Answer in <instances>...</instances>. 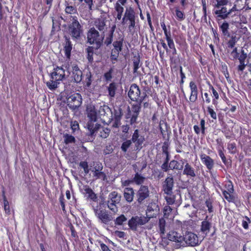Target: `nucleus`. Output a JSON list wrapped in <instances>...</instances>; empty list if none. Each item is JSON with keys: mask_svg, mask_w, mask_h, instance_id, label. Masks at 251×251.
<instances>
[{"mask_svg": "<svg viewBox=\"0 0 251 251\" xmlns=\"http://www.w3.org/2000/svg\"><path fill=\"white\" fill-rule=\"evenodd\" d=\"M63 67V66L62 67L56 66L50 73V80L46 83L47 86L50 90L55 89L60 83V81L65 78V70Z\"/></svg>", "mask_w": 251, "mask_h": 251, "instance_id": "1", "label": "nucleus"}, {"mask_svg": "<svg viewBox=\"0 0 251 251\" xmlns=\"http://www.w3.org/2000/svg\"><path fill=\"white\" fill-rule=\"evenodd\" d=\"M138 19L135 11L131 7L126 9L121 23L123 25H128V29L131 31L136 26V19Z\"/></svg>", "mask_w": 251, "mask_h": 251, "instance_id": "2", "label": "nucleus"}, {"mask_svg": "<svg viewBox=\"0 0 251 251\" xmlns=\"http://www.w3.org/2000/svg\"><path fill=\"white\" fill-rule=\"evenodd\" d=\"M104 204V202L101 201L97 206L93 207V210L95 216L100 221L101 223L107 224L110 221L112 220L113 217L110 215L108 211L103 209L102 207Z\"/></svg>", "mask_w": 251, "mask_h": 251, "instance_id": "3", "label": "nucleus"}, {"mask_svg": "<svg viewBox=\"0 0 251 251\" xmlns=\"http://www.w3.org/2000/svg\"><path fill=\"white\" fill-rule=\"evenodd\" d=\"M128 96L133 101L142 103L148 95L146 92H141L139 86L135 83L132 84L128 92Z\"/></svg>", "mask_w": 251, "mask_h": 251, "instance_id": "4", "label": "nucleus"}, {"mask_svg": "<svg viewBox=\"0 0 251 251\" xmlns=\"http://www.w3.org/2000/svg\"><path fill=\"white\" fill-rule=\"evenodd\" d=\"M87 42L91 45H95L96 49H99L103 43L104 36L100 35L95 27H91L87 34Z\"/></svg>", "mask_w": 251, "mask_h": 251, "instance_id": "5", "label": "nucleus"}, {"mask_svg": "<svg viewBox=\"0 0 251 251\" xmlns=\"http://www.w3.org/2000/svg\"><path fill=\"white\" fill-rule=\"evenodd\" d=\"M89 135L93 140L95 138L97 133H98L99 136L102 138H106L110 132V129L107 127H105L100 124H96V126H93V125H91V123L89 125Z\"/></svg>", "mask_w": 251, "mask_h": 251, "instance_id": "6", "label": "nucleus"}, {"mask_svg": "<svg viewBox=\"0 0 251 251\" xmlns=\"http://www.w3.org/2000/svg\"><path fill=\"white\" fill-rule=\"evenodd\" d=\"M153 216V215H150V217L132 216L128 221V226L132 230L136 231L138 226H143L148 223L151 217Z\"/></svg>", "mask_w": 251, "mask_h": 251, "instance_id": "7", "label": "nucleus"}, {"mask_svg": "<svg viewBox=\"0 0 251 251\" xmlns=\"http://www.w3.org/2000/svg\"><path fill=\"white\" fill-rule=\"evenodd\" d=\"M69 31L74 40L78 39L83 32L82 26L77 21L76 16L73 17V22L69 26Z\"/></svg>", "mask_w": 251, "mask_h": 251, "instance_id": "8", "label": "nucleus"}, {"mask_svg": "<svg viewBox=\"0 0 251 251\" xmlns=\"http://www.w3.org/2000/svg\"><path fill=\"white\" fill-rule=\"evenodd\" d=\"M82 102V97L79 93H74L67 98V105L72 110L77 109Z\"/></svg>", "mask_w": 251, "mask_h": 251, "instance_id": "9", "label": "nucleus"}, {"mask_svg": "<svg viewBox=\"0 0 251 251\" xmlns=\"http://www.w3.org/2000/svg\"><path fill=\"white\" fill-rule=\"evenodd\" d=\"M63 66L65 68L69 74L67 75V76L70 74V72L71 71L72 72V77L74 81L77 83L81 81L82 79V72L76 65L72 64L70 66L69 65H67L64 64Z\"/></svg>", "mask_w": 251, "mask_h": 251, "instance_id": "10", "label": "nucleus"}, {"mask_svg": "<svg viewBox=\"0 0 251 251\" xmlns=\"http://www.w3.org/2000/svg\"><path fill=\"white\" fill-rule=\"evenodd\" d=\"M198 236L191 232H188L183 236L182 246L185 244L188 246L195 247L200 244Z\"/></svg>", "mask_w": 251, "mask_h": 251, "instance_id": "11", "label": "nucleus"}, {"mask_svg": "<svg viewBox=\"0 0 251 251\" xmlns=\"http://www.w3.org/2000/svg\"><path fill=\"white\" fill-rule=\"evenodd\" d=\"M150 196V190L148 186L141 185L136 193V201L138 204L143 203Z\"/></svg>", "mask_w": 251, "mask_h": 251, "instance_id": "12", "label": "nucleus"}, {"mask_svg": "<svg viewBox=\"0 0 251 251\" xmlns=\"http://www.w3.org/2000/svg\"><path fill=\"white\" fill-rule=\"evenodd\" d=\"M174 186V180L173 176H168L162 183V190L166 195L172 194Z\"/></svg>", "mask_w": 251, "mask_h": 251, "instance_id": "13", "label": "nucleus"}, {"mask_svg": "<svg viewBox=\"0 0 251 251\" xmlns=\"http://www.w3.org/2000/svg\"><path fill=\"white\" fill-rule=\"evenodd\" d=\"M183 236H181L179 233L171 231L168 234V239L171 241L176 243V247L179 248L182 246Z\"/></svg>", "mask_w": 251, "mask_h": 251, "instance_id": "14", "label": "nucleus"}, {"mask_svg": "<svg viewBox=\"0 0 251 251\" xmlns=\"http://www.w3.org/2000/svg\"><path fill=\"white\" fill-rule=\"evenodd\" d=\"M131 142L135 143L136 150H140L142 148V145L144 141V138L139 134L138 129L135 130L131 138Z\"/></svg>", "mask_w": 251, "mask_h": 251, "instance_id": "15", "label": "nucleus"}, {"mask_svg": "<svg viewBox=\"0 0 251 251\" xmlns=\"http://www.w3.org/2000/svg\"><path fill=\"white\" fill-rule=\"evenodd\" d=\"M200 158L202 163L206 166L208 170H211L213 168L214 161L209 156L204 153H201L200 155Z\"/></svg>", "mask_w": 251, "mask_h": 251, "instance_id": "16", "label": "nucleus"}, {"mask_svg": "<svg viewBox=\"0 0 251 251\" xmlns=\"http://www.w3.org/2000/svg\"><path fill=\"white\" fill-rule=\"evenodd\" d=\"M217 9L214 11V14L217 15V18L219 20H225L229 17V12L226 6H222Z\"/></svg>", "mask_w": 251, "mask_h": 251, "instance_id": "17", "label": "nucleus"}, {"mask_svg": "<svg viewBox=\"0 0 251 251\" xmlns=\"http://www.w3.org/2000/svg\"><path fill=\"white\" fill-rule=\"evenodd\" d=\"M247 57V54L244 51V50H242L241 51L240 55L238 57V59L239 61V65L237 67V70L238 71L243 72L246 66L247 65V64L245 63V60Z\"/></svg>", "mask_w": 251, "mask_h": 251, "instance_id": "18", "label": "nucleus"}, {"mask_svg": "<svg viewBox=\"0 0 251 251\" xmlns=\"http://www.w3.org/2000/svg\"><path fill=\"white\" fill-rule=\"evenodd\" d=\"M124 5L119 4L118 2H116L114 4L115 12L113 13L114 17L116 20H122L123 13L124 11Z\"/></svg>", "mask_w": 251, "mask_h": 251, "instance_id": "19", "label": "nucleus"}, {"mask_svg": "<svg viewBox=\"0 0 251 251\" xmlns=\"http://www.w3.org/2000/svg\"><path fill=\"white\" fill-rule=\"evenodd\" d=\"M106 19L104 17L100 16L94 21V25L100 31H104L106 28Z\"/></svg>", "mask_w": 251, "mask_h": 251, "instance_id": "20", "label": "nucleus"}, {"mask_svg": "<svg viewBox=\"0 0 251 251\" xmlns=\"http://www.w3.org/2000/svg\"><path fill=\"white\" fill-rule=\"evenodd\" d=\"M134 195V189L132 187H126L124 189V197L127 202L130 203L133 201Z\"/></svg>", "mask_w": 251, "mask_h": 251, "instance_id": "21", "label": "nucleus"}, {"mask_svg": "<svg viewBox=\"0 0 251 251\" xmlns=\"http://www.w3.org/2000/svg\"><path fill=\"white\" fill-rule=\"evenodd\" d=\"M184 159H181L179 161L173 160L169 163V167L171 170H182L184 164Z\"/></svg>", "mask_w": 251, "mask_h": 251, "instance_id": "22", "label": "nucleus"}, {"mask_svg": "<svg viewBox=\"0 0 251 251\" xmlns=\"http://www.w3.org/2000/svg\"><path fill=\"white\" fill-rule=\"evenodd\" d=\"M183 174L190 177H195L196 176V172L194 168L188 163H186L184 165Z\"/></svg>", "mask_w": 251, "mask_h": 251, "instance_id": "23", "label": "nucleus"}, {"mask_svg": "<svg viewBox=\"0 0 251 251\" xmlns=\"http://www.w3.org/2000/svg\"><path fill=\"white\" fill-rule=\"evenodd\" d=\"M207 218L208 216H207L201 224V231L205 235L209 233L211 226V223L207 221Z\"/></svg>", "mask_w": 251, "mask_h": 251, "instance_id": "24", "label": "nucleus"}, {"mask_svg": "<svg viewBox=\"0 0 251 251\" xmlns=\"http://www.w3.org/2000/svg\"><path fill=\"white\" fill-rule=\"evenodd\" d=\"M88 117L89 119V121H88L87 126L88 129L89 130V125L91 123V125H93V126L96 125V124H98V123H95L97 121V117L96 112L94 110H90L88 113Z\"/></svg>", "mask_w": 251, "mask_h": 251, "instance_id": "25", "label": "nucleus"}, {"mask_svg": "<svg viewBox=\"0 0 251 251\" xmlns=\"http://www.w3.org/2000/svg\"><path fill=\"white\" fill-rule=\"evenodd\" d=\"M117 89V85L115 82H112L107 87L108 97L110 99H113L116 95V91Z\"/></svg>", "mask_w": 251, "mask_h": 251, "instance_id": "26", "label": "nucleus"}, {"mask_svg": "<svg viewBox=\"0 0 251 251\" xmlns=\"http://www.w3.org/2000/svg\"><path fill=\"white\" fill-rule=\"evenodd\" d=\"M121 199V196L116 191H113L108 195V200L115 203H119Z\"/></svg>", "mask_w": 251, "mask_h": 251, "instance_id": "27", "label": "nucleus"}, {"mask_svg": "<svg viewBox=\"0 0 251 251\" xmlns=\"http://www.w3.org/2000/svg\"><path fill=\"white\" fill-rule=\"evenodd\" d=\"M65 45L64 46V50L65 54L68 58H69L71 55V52L72 50V44L69 38L65 36Z\"/></svg>", "mask_w": 251, "mask_h": 251, "instance_id": "28", "label": "nucleus"}, {"mask_svg": "<svg viewBox=\"0 0 251 251\" xmlns=\"http://www.w3.org/2000/svg\"><path fill=\"white\" fill-rule=\"evenodd\" d=\"M146 177L144 176L141 174L136 173L132 178L133 183H135L136 185H142L145 181Z\"/></svg>", "mask_w": 251, "mask_h": 251, "instance_id": "29", "label": "nucleus"}, {"mask_svg": "<svg viewBox=\"0 0 251 251\" xmlns=\"http://www.w3.org/2000/svg\"><path fill=\"white\" fill-rule=\"evenodd\" d=\"M142 63L140 62V57L138 55L137 56H134L133 59V74L137 73L138 69L141 66Z\"/></svg>", "mask_w": 251, "mask_h": 251, "instance_id": "30", "label": "nucleus"}, {"mask_svg": "<svg viewBox=\"0 0 251 251\" xmlns=\"http://www.w3.org/2000/svg\"><path fill=\"white\" fill-rule=\"evenodd\" d=\"M166 222L165 218L162 217L159 219L158 227L159 229V233L161 235H163L165 233V226Z\"/></svg>", "mask_w": 251, "mask_h": 251, "instance_id": "31", "label": "nucleus"}, {"mask_svg": "<svg viewBox=\"0 0 251 251\" xmlns=\"http://www.w3.org/2000/svg\"><path fill=\"white\" fill-rule=\"evenodd\" d=\"M209 89L211 90L213 96L212 99V103L214 105L217 106L218 104V100L219 99V95L218 92L214 89L212 85L209 84Z\"/></svg>", "mask_w": 251, "mask_h": 251, "instance_id": "32", "label": "nucleus"}, {"mask_svg": "<svg viewBox=\"0 0 251 251\" xmlns=\"http://www.w3.org/2000/svg\"><path fill=\"white\" fill-rule=\"evenodd\" d=\"M176 18L179 21H182L185 19V15L184 12L180 10L179 7L175 8Z\"/></svg>", "mask_w": 251, "mask_h": 251, "instance_id": "33", "label": "nucleus"}, {"mask_svg": "<svg viewBox=\"0 0 251 251\" xmlns=\"http://www.w3.org/2000/svg\"><path fill=\"white\" fill-rule=\"evenodd\" d=\"M92 73L90 71H87L85 74V79L84 80V85L87 87H89L92 83Z\"/></svg>", "mask_w": 251, "mask_h": 251, "instance_id": "34", "label": "nucleus"}, {"mask_svg": "<svg viewBox=\"0 0 251 251\" xmlns=\"http://www.w3.org/2000/svg\"><path fill=\"white\" fill-rule=\"evenodd\" d=\"M65 12L67 14H74L77 13V9L75 7L69 5L68 2H65Z\"/></svg>", "mask_w": 251, "mask_h": 251, "instance_id": "35", "label": "nucleus"}, {"mask_svg": "<svg viewBox=\"0 0 251 251\" xmlns=\"http://www.w3.org/2000/svg\"><path fill=\"white\" fill-rule=\"evenodd\" d=\"M84 190L85 193L88 195V197L90 199L93 200L94 201H95L96 200V199H97L96 195L93 191L91 188H90L88 186H86Z\"/></svg>", "mask_w": 251, "mask_h": 251, "instance_id": "36", "label": "nucleus"}, {"mask_svg": "<svg viewBox=\"0 0 251 251\" xmlns=\"http://www.w3.org/2000/svg\"><path fill=\"white\" fill-rule=\"evenodd\" d=\"M238 38L235 35H232L229 40L227 42V45L229 48H233L238 41Z\"/></svg>", "mask_w": 251, "mask_h": 251, "instance_id": "37", "label": "nucleus"}, {"mask_svg": "<svg viewBox=\"0 0 251 251\" xmlns=\"http://www.w3.org/2000/svg\"><path fill=\"white\" fill-rule=\"evenodd\" d=\"M127 221V218L124 214H121L119 217H117L114 220L115 225L121 226L123 224Z\"/></svg>", "mask_w": 251, "mask_h": 251, "instance_id": "38", "label": "nucleus"}, {"mask_svg": "<svg viewBox=\"0 0 251 251\" xmlns=\"http://www.w3.org/2000/svg\"><path fill=\"white\" fill-rule=\"evenodd\" d=\"M165 200L167 202V205H173L175 203L176 201V196L174 195H167L166 196L164 197Z\"/></svg>", "mask_w": 251, "mask_h": 251, "instance_id": "39", "label": "nucleus"}, {"mask_svg": "<svg viewBox=\"0 0 251 251\" xmlns=\"http://www.w3.org/2000/svg\"><path fill=\"white\" fill-rule=\"evenodd\" d=\"M93 176L95 177L96 179H100L103 181L107 180L105 173L102 171L93 173Z\"/></svg>", "mask_w": 251, "mask_h": 251, "instance_id": "40", "label": "nucleus"}, {"mask_svg": "<svg viewBox=\"0 0 251 251\" xmlns=\"http://www.w3.org/2000/svg\"><path fill=\"white\" fill-rule=\"evenodd\" d=\"M113 46L114 47V49L112 50H113L117 51L118 52L121 51L123 47V39L114 42Z\"/></svg>", "mask_w": 251, "mask_h": 251, "instance_id": "41", "label": "nucleus"}, {"mask_svg": "<svg viewBox=\"0 0 251 251\" xmlns=\"http://www.w3.org/2000/svg\"><path fill=\"white\" fill-rule=\"evenodd\" d=\"M229 24L226 21H224L221 25H219V28L222 34L229 31Z\"/></svg>", "mask_w": 251, "mask_h": 251, "instance_id": "42", "label": "nucleus"}, {"mask_svg": "<svg viewBox=\"0 0 251 251\" xmlns=\"http://www.w3.org/2000/svg\"><path fill=\"white\" fill-rule=\"evenodd\" d=\"M118 204L112 202L109 200L106 201L107 207L114 213H116L118 211V207L117 206Z\"/></svg>", "mask_w": 251, "mask_h": 251, "instance_id": "43", "label": "nucleus"}, {"mask_svg": "<svg viewBox=\"0 0 251 251\" xmlns=\"http://www.w3.org/2000/svg\"><path fill=\"white\" fill-rule=\"evenodd\" d=\"M137 103L136 104H134L133 105H132V112H133V114H135V115H139V113L141 110V103H140V102H136Z\"/></svg>", "mask_w": 251, "mask_h": 251, "instance_id": "44", "label": "nucleus"}, {"mask_svg": "<svg viewBox=\"0 0 251 251\" xmlns=\"http://www.w3.org/2000/svg\"><path fill=\"white\" fill-rule=\"evenodd\" d=\"M132 142L131 140H126L124 142L121 147L122 151L126 153L129 147L131 145Z\"/></svg>", "mask_w": 251, "mask_h": 251, "instance_id": "45", "label": "nucleus"}, {"mask_svg": "<svg viewBox=\"0 0 251 251\" xmlns=\"http://www.w3.org/2000/svg\"><path fill=\"white\" fill-rule=\"evenodd\" d=\"M173 209L169 205H165L163 209L164 218H168L172 212Z\"/></svg>", "mask_w": 251, "mask_h": 251, "instance_id": "46", "label": "nucleus"}, {"mask_svg": "<svg viewBox=\"0 0 251 251\" xmlns=\"http://www.w3.org/2000/svg\"><path fill=\"white\" fill-rule=\"evenodd\" d=\"M64 142L66 144L75 143V138L73 136L69 135L68 134H64Z\"/></svg>", "mask_w": 251, "mask_h": 251, "instance_id": "47", "label": "nucleus"}, {"mask_svg": "<svg viewBox=\"0 0 251 251\" xmlns=\"http://www.w3.org/2000/svg\"><path fill=\"white\" fill-rule=\"evenodd\" d=\"M114 31V29L113 28L111 31L108 36L106 38L105 40L104 41V44L107 46H109L112 43L113 41V33Z\"/></svg>", "mask_w": 251, "mask_h": 251, "instance_id": "48", "label": "nucleus"}, {"mask_svg": "<svg viewBox=\"0 0 251 251\" xmlns=\"http://www.w3.org/2000/svg\"><path fill=\"white\" fill-rule=\"evenodd\" d=\"M110 109L109 107L105 105H103L102 106H100V107L99 112V114L101 115H105L108 112L110 111Z\"/></svg>", "mask_w": 251, "mask_h": 251, "instance_id": "49", "label": "nucleus"}, {"mask_svg": "<svg viewBox=\"0 0 251 251\" xmlns=\"http://www.w3.org/2000/svg\"><path fill=\"white\" fill-rule=\"evenodd\" d=\"M103 169V166L102 164L99 162L94 163V167L92 170L93 173L102 171Z\"/></svg>", "mask_w": 251, "mask_h": 251, "instance_id": "50", "label": "nucleus"}, {"mask_svg": "<svg viewBox=\"0 0 251 251\" xmlns=\"http://www.w3.org/2000/svg\"><path fill=\"white\" fill-rule=\"evenodd\" d=\"M227 149L229 153L231 154H235L236 152V144L234 142L228 143Z\"/></svg>", "mask_w": 251, "mask_h": 251, "instance_id": "51", "label": "nucleus"}, {"mask_svg": "<svg viewBox=\"0 0 251 251\" xmlns=\"http://www.w3.org/2000/svg\"><path fill=\"white\" fill-rule=\"evenodd\" d=\"M216 3L214 5V7L217 8H220L222 6L226 5L229 1L228 0H217Z\"/></svg>", "mask_w": 251, "mask_h": 251, "instance_id": "52", "label": "nucleus"}, {"mask_svg": "<svg viewBox=\"0 0 251 251\" xmlns=\"http://www.w3.org/2000/svg\"><path fill=\"white\" fill-rule=\"evenodd\" d=\"M207 111L208 114L210 115V117L214 120L217 119V114L214 111V109L212 108V106H209L207 108Z\"/></svg>", "mask_w": 251, "mask_h": 251, "instance_id": "53", "label": "nucleus"}, {"mask_svg": "<svg viewBox=\"0 0 251 251\" xmlns=\"http://www.w3.org/2000/svg\"><path fill=\"white\" fill-rule=\"evenodd\" d=\"M113 72V68H110L109 70L104 74V78L106 81H110L112 78V74Z\"/></svg>", "mask_w": 251, "mask_h": 251, "instance_id": "54", "label": "nucleus"}, {"mask_svg": "<svg viewBox=\"0 0 251 251\" xmlns=\"http://www.w3.org/2000/svg\"><path fill=\"white\" fill-rule=\"evenodd\" d=\"M198 90L191 92L189 100L192 102H195L198 99Z\"/></svg>", "mask_w": 251, "mask_h": 251, "instance_id": "55", "label": "nucleus"}, {"mask_svg": "<svg viewBox=\"0 0 251 251\" xmlns=\"http://www.w3.org/2000/svg\"><path fill=\"white\" fill-rule=\"evenodd\" d=\"M205 204L208 208V211L209 213L213 212V207L212 205V202L210 199L206 200L205 201Z\"/></svg>", "mask_w": 251, "mask_h": 251, "instance_id": "56", "label": "nucleus"}, {"mask_svg": "<svg viewBox=\"0 0 251 251\" xmlns=\"http://www.w3.org/2000/svg\"><path fill=\"white\" fill-rule=\"evenodd\" d=\"M122 109L120 107H117L116 109H114V118H121L122 116Z\"/></svg>", "mask_w": 251, "mask_h": 251, "instance_id": "57", "label": "nucleus"}, {"mask_svg": "<svg viewBox=\"0 0 251 251\" xmlns=\"http://www.w3.org/2000/svg\"><path fill=\"white\" fill-rule=\"evenodd\" d=\"M251 221L249 217L245 216L244 219L242 221V225L244 228L247 229L249 228L248 225L251 223Z\"/></svg>", "mask_w": 251, "mask_h": 251, "instance_id": "58", "label": "nucleus"}, {"mask_svg": "<svg viewBox=\"0 0 251 251\" xmlns=\"http://www.w3.org/2000/svg\"><path fill=\"white\" fill-rule=\"evenodd\" d=\"M113 149L111 145L106 146L103 150V154L104 155L109 154L113 152Z\"/></svg>", "mask_w": 251, "mask_h": 251, "instance_id": "59", "label": "nucleus"}, {"mask_svg": "<svg viewBox=\"0 0 251 251\" xmlns=\"http://www.w3.org/2000/svg\"><path fill=\"white\" fill-rule=\"evenodd\" d=\"M71 128L73 131H75L78 129L79 125L77 121H72L71 123Z\"/></svg>", "mask_w": 251, "mask_h": 251, "instance_id": "60", "label": "nucleus"}, {"mask_svg": "<svg viewBox=\"0 0 251 251\" xmlns=\"http://www.w3.org/2000/svg\"><path fill=\"white\" fill-rule=\"evenodd\" d=\"M120 52L112 50L110 58L112 61H116Z\"/></svg>", "mask_w": 251, "mask_h": 251, "instance_id": "61", "label": "nucleus"}, {"mask_svg": "<svg viewBox=\"0 0 251 251\" xmlns=\"http://www.w3.org/2000/svg\"><path fill=\"white\" fill-rule=\"evenodd\" d=\"M121 118H113V123L112 126L114 127H118L121 125Z\"/></svg>", "mask_w": 251, "mask_h": 251, "instance_id": "62", "label": "nucleus"}, {"mask_svg": "<svg viewBox=\"0 0 251 251\" xmlns=\"http://www.w3.org/2000/svg\"><path fill=\"white\" fill-rule=\"evenodd\" d=\"M170 49H173L175 48V43L172 37L166 39Z\"/></svg>", "mask_w": 251, "mask_h": 251, "instance_id": "63", "label": "nucleus"}, {"mask_svg": "<svg viewBox=\"0 0 251 251\" xmlns=\"http://www.w3.org/2000/svg\"><path fill=\"white\" fill-rule=\"evenodd\" d=\"M189 87L190 88L191 92L196 91L198 90L197 85L193 81H190V82L189 83Z\"/></svg>", "mask_w": 251, "mask_h": 251, "instance_id": "64", "label": "nucleus"}]
</instances>
